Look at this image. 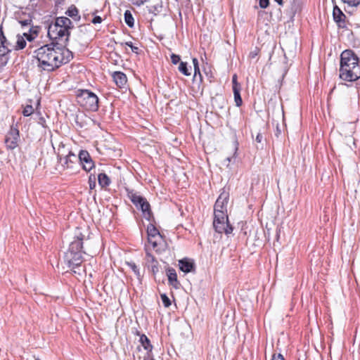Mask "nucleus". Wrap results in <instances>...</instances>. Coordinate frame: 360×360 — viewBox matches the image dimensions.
Returning a JSON list of instances; mask_svg holds the SVG:
<instances>
[{"instance_id":"5701e85b","label":"nucleus","mask_w":360,"mask_h":360,"mask_svg":"<svg viewBox=\"0 0 360 360\" xmlns=\"http://www.w3.org/2000/svg\"><path fill=\"white\" fill-rule=\"evenodd\" d=\"M126 264L132 270L137 278L140 279L141 277V272L136 264L133 262H127Z\"/></svg>"},{"instance_id":"de8ad7c7","label":"nucleus","mask_w":360,"mask_h":360,"mask_svg":"<svg viewBox=\"0 0 360 360\" xmlns=\"http://www.w3.org/2000/svg\"><path fill=\"white\" fill-rule=\"evenodd\" d=\"M264 11H259V12L258 13L259 15H262V14H264Z\"/></svg>"},{"instance_id":"2eb2a0df","label":"nucleus","mask_w":360,"mask_h":360,"mask_svg":"<svg viewBox=\"0 0 360 360\" xmlns=\"http://www.w3.org/2000/svg\"><path fill=\"white\" fill-rule=\"evenodd\" d=\"M138 207H140V209L142 211V213H143V217L149 221V225H153L151 221H150V219L151 218L153 217V215H152V212L150 211V205L148 203V202L146 200V199L145 198V200L139 205Z\"/></svg>"},{"instance_id":"423d86ee","label":"nucleus","mask_w":360,"mask_h":360,"mask_svg":"<svg viewBox=\"0 0 360 360\" xmlns=\"http://www.w3.org/2000/svg\"><path fill=\"white\" fill-rule=\"evenodd\" d=\"M58 158L64 169L73 168L74 164L78 162L77 157L73 153L68 151V154L64 155L60 149H58Z\"/></svg>"},{"instance_id":"e433bc0d","label":"nucleus","mask_w":360,"mask_h":360,"mask_svg":"<svg viewBox=\"0 0 360 360\" xmlns=\"http://www.w3.org/2000/svg\"><path fill=\"white\" fill-rule=\"evenodd\" d=\"M10 51L11 50L8 48V44H6V48L5 49L3 48V45L2 44L0 46V54L1 55H5L6 53H7V52H8Z\"/></svg>"},{"instance_id":"c756f323","label":"nucleus","mask_w":360,"mask_h":360,"mask_svg":"<svg viewBox=\"0 0 360 360\" xmlns=\"http://www.w3.org/2000/svg\"><path fill=\"white\" fill-rule=\"evenodd\" d=\"M33 112H34L33 107L30 105H28L25 107V108L22 111V114L24 116H30L33 113Z\"/></svg>"},{"instance_id":"1a4fd4ad","label":"nucleus","mask_w":360,"mask_h":360,"mask_svg":"<svg viewBox=\"0 0 360 360\" xmlns=\"http://www.w3.org/2000/svg\"><path fill=\"white\" fill-rule=\"evenodd\" d=\"M19 131L17 128L11 127L8 132L5 143L8 149H14L18 146Z\"/></svg>"},{"instance_id":"a19ab883","label":"nucleus","mask_w":360,"mask_h":360,"mask_svg":"<svg viewBox=\"0 0 360 360\" xmlns=\"http://www.w3.org/2000/svg\"><path fill=\"white\" fill-rule=\"evenodd\" d=\"M233 226H225L224 233L229 235L233 232Z\"/></svg>"},{"instance_id":"ddd939ff","label":"nucleus","mask_w":360,"mask_h":360,"mask_svg":"<svg viewBox=\"0 0 360 360\" xmlns=\"http://www.w3.org/2000/svg\"><path fill=\"white\" fill-rule=\"evenodd\" d=\"M333 15L335 22L338 24L339 27L344 28L346 27V16L337 6L333 8Z\"/></svg>"},{"instance_id":"20e7f679","label":"nucleus","mask_w":360,"mask_h":360,"mask_svg":"<svg viewBox=\"0 0 360 360\" xmlns=\"http://www.w3.org/2000/svg\"><path fill=\"white\" fill-rule=\"evenodd\" d=\"M72 28V21L67 17H58L49 25L48 35L52 40L65 43Z\"/></svg>"},{"instance_id":"f257e3e1","label":"nucleus","mask_w":360,"mask_h":360,"mask_svg":"<svg viewBox=\"0 0 360 360\" xmlns=\"http://www.w3.org/2000/svg\"><path fill=\"white\" fill-rule=\"evenodd\" d=\"M34 61L40 70L51 72L72 58V52L56 44H46L33 53Z\"/></svg>"},{"instance_id":"f03ea898","label":"nucleus","mask_w":360,"mask_h":360,"mask_svg":"<svg viewBox=\"0 0 360 360\" xmlns=\"http://www.w3.org/2000/svg\"><path fill=\"white\" fill-rule=\"evenodd\" d=\"M93 233L90 226H76L74 231V240L69 245L68 251L65 253L64 260L71 269L79 266L83 262V254L87 252L84 245L86 246L91 243Z\"/></svg>"},{"instance_id":"4be33fe9","label":"nucleus","mask_w":360,"mask_h":360,"mask_svg":"<svg viewBox=\"0 0 360 360\" xmlns=\"http://www.w3.org/2000/svg\"><path fill=\"white\" fill-rule=\"evenodd\" d=\"M240 87H235L233 91V94H234V100H235V102H236V105L239 107L242 105V98L240 97Z\"/></svg>"},{"instance_id":"ea45409f","label":"nucleus","mask_w":360,"mask_h":360,"mask_svg":"<svg viewBox=\"0 0 360 360\" xmlns=\"http://www.w3.org/2000/svg\"><path fill=\"white\" fill-rule=\"evenodd\" d=\"M232 82H233V89L235 87H240V85L237 82V75H234L232 78Z\"/></svg>"},{"instance_id":"9b49d317","label":"nucleus","mask_w":360,"mask_h":360,"mask_svg":"<svg viewBox=\"0 0 360 360\" xmlns=\"http://www.w3.org/2000/svg\"><path fill=\"white\" fill-rule=\"evenodd\" d=\"M77 158L78 162L82 164V167L84 170L89 172L94 167V162L87 151H80Z\"/></svg>"},{"instance_id":"49530a36","label":"nucleus","mask_w":360,"mask_h":360,"mask_svg":"<svg viewBox=\"0 0 360 360\" xmlns=\"http://www.w3.org/2000/svg\"><path fill=\"white\" fill-rule=\"evenodd\" d=\"M146 256H147L148 258H150V259H151V260H152L153 262H155V261H156V260L155 259L154 256H153V255H151L150 253L147 252V253H146Z\"/></svg>"},{"instance_id":"c9c22d12","label":"nucleus","mask_w":360,"mask_h":360,"mask_svg":"<svg viewBox=\"0 0 360 360\" xmlns=\"http://www.w3.org/2000/svg\"><path fill=\"white\" fill-rule=\"evenodd\" d=\"M155 264H153L151 266V271H152V273L153 275H155L159 271V268L158 266V262L155 261Z\"/></svg>"},{"instance_id":"4468645a","label":"nucleus","mask_w":360,"mask_h":360,"mask_svg":"<svg viewBox=\"0 0 360 360\" xmlns=\"http://www.w3.org/2000/svg\"><path fill=\"white\" fill-rule=\"evenodd\" d=\"M179 269L184 273L195 271V263L193 260L184 258L179 261Z\"/></svg>"},{"instance_id":"7c9ffc66","label":"nucleus","mask_w":360,"mask_h":360,"mask_svg":"<svg viewBox=\"0 0 360 360\" xmlns=\"http://www.w3.org/2000/svg\"><path fill=\"white\" fill-rule=\"evenodd\" d=\"M96 176L91 174L89 177V184L90 189H94L96 186Z\"/></svg>"},{"instance_id":"bb28decb","label":"nucleus","mask_w":360,"mask_h":360,"mask_svg":"<svg viewBox=\"0 0 360 360\" xmlns=\"http://www.w3.org/2000/svg\"><path fill=\"white\" fill-rule=\"evenodd\" d=\"M0 42L3 45L4 49L6 48V44H9V43L7 41L6 37L4 34L2 26H0Z\"/></svg>"},{"instance_id":"7ed1b4c3","label":"nucleus","mask_w":360,"mask_h":360,"mask_svg":"<svg viewBox=\"0 0 360 360\" xmlns=\"http://www.w3.org/2000/svg\"><path fill=\"white\" fill-rule=\"evenodd\" d=\"M339 77L347 82H354L360 78V58L351 49L341 53Z\"/></svg>"},{"instance_id":"473e14b6","label":"nucleus","mask_w":360,"mask_h":360,"mask_svg":"<svg viewBox=\"0 0 360 360\" xmlns=\"http://www.w3.org/2000/svg\"><path fill=\"white\" fill-rule=\"evenodd\" d=\"M124 44L129 47L131 48V51L134 52V53H138V51H139V48L136 47V46H134L133 45V43L131 41H127L124 43Z\"/></svg>"},{"instance_id":"6ab92c4d","label":"nucleus","mask_w":360,"mask_h":360,"mask_svg":"<svg viewBox=\"0 0 360 360\" xmlns=\"http://www.w3.org/2000/svg\"><path fill=\"white\" fill-rule=\"evenodd\" d=\"M127 195L131 201L138 207L139 205L145 200L144 198L138 195L133 191L127 190Z\"/></svg>"},{"instance_id":"8fccbe9b","label":"nucleus","mask_w":360,"mask_h":360,"mask_svg":"<svg viewBox=\"0 0 360 360\" xmlns=\"http://www.w3.org/2000/svg\"><path fill=\"white\" fill-rule=\"evenodd\" d=\"M276 1L278 2L279 4H281V0H280V1L276 0Z\"/></svg>"},{"instance_id":"c85d7f7f","label":"nucleus","mask_w":360,"mask_h":360,"mask_svg":"<svg viewBox=\"0 0 360 360\" xmlns=\"http://www.w3.org/2000/svg\"><path fill=\"white\" fill-rule=\"evenodd\" d=\"M193 68H194V77H196L197 74H199V75L201 76L200 72V68L198 66V60L197 58H193Z\"/></svg>"},{"instance_id":"3c124183","label":"nucleus","mask_w":360,"mask_h":360,"mask_svg":"<svg viewBox=\"0 0 360 360\" xmlns=\"http://www.w3.org/2000/svg\"><path fill=\"white\" fill-rule=\"evenodd\" d=\"M227 160H228L229 162H230V161H231V158H227Z\"/></svg>"},{"instance_id":"f704fd0d","label":"nucleus","mask_w":360,"mask_h":360,"mask_svg":"<svg viewBox=\"0 0 360 360\" xmlns=\"http://www.w3.org/2000/svg\"><path fill=\"white\" fill-rule=\"evenodd\" d=\"M171 60L172 63L177 64L180 61V56L176 54H172L171 56Z\"/></svg>"},{"instance_id":"b1692460","label":"nucleus","mask_w":360,"mask_h":360,"mask_svg":"<svg viewBox=\"0 0 360 360\" xmlns=\"http://www.w3.org/2000/svg\"><path fill=\"white\" fill-rule=\"evenodd\" d=\"M124 21L129 27L134 26V18L129 11H126L124 13Z\"/></svg>"},{"instance_id":"cd10ccee","label":"nucleus","mask_w":360,"mask_h":360,"mask_svg":"<svg viewBox=\"0 0 360 360\" xmlns=\"http://www.w3.org/2000/svg\"><path fill=\"white\" fill-rule=\"evenodd\" d=\"M160 297L165 307H169L171 305V301L166 294H161Z\"/></svg>"},{"instance_id":"393cba45","label":"nucleus","mask_w":360,"mask_h":360,"mask_svg":"<svg viewBox=\"0 0 360 360\" xmlns=\"http://www.w3.org/2000/svg\"><path fill=\"white\" fill-rule=\"evenodd\" d=\"M25 46H26V41L24 39V38L22 37L18 36V39L16 41V45L15 46V49H16V50L22 49L25 47Z\"/></svg>"},{"instance_id":"0eeeda50","label":"nucleus","mask_w":360,"mask_h":360,"mask_svg":"<svg viewBox=\"0 0 360 360\" xmlns=\"http://www.w3.org/2000/svg\"><path fill=\"white\" fill-rule=\"evenodd\" d=\"M148 240L153 248H156L164 240V236L160 233L157 226H147Z\"/></svg>"},{"instance_id":"f3484780","label":"nucleus","mask_w":360,"mask_h":360,"mask_svg":"<svg viewBox=\"0 0 360 360\" xmlns=\"http://www.w3.org/2000/svg\"><path fill=\"white\" fill-rule=\"evenodd\" d=\"M113 80L120 88L123 87L127 81L126 75L121 72H115L112 74Z\"/></svg>"},{"instance_id":"dca6fc26","label":"nucleus","mask_w":360,"mask_h":360,"mask_svg":"<svg viewBox=\"0 0 360 360\" xmlns=\"http://www.w3.org/2000/svg\"><path fill=\"white\" fill-rule=\"evenodd\" d=\"M167 276L168 277L169 284L172 285L174 288L178 289L180 283L177 280V275L175 269L173 268H168Z\"/></svg>"},{"instance_id":"37998d69","label":"nucleus","mask_w":360,"mask_h":360,"mask_svg":"<svg viewBox=\"0 0 360 360\" xmlns=\"http://www.w3.org/2000/svg\"><path fill=\"white\" fill-rule=\"evenodd\" d=\"M143 360H154L152 355V352H146V356Z\"/></svg>"},{"instance_id":"f8f14e48","label":"nucleus","mask_w":360,"mask_h":360,"mask_svg":"<svg viewBox=\"0 0 360 360\" xmlns=\"http://www.w3.org/2000/svg\"><path fill=\"white\" fill-rule=\"evenodd\" d=\"M229 225L227 212L225 211H214V221L212 225Z\"/></svg>"},{"instance_id":"a18cd8bd","label":"nucleus","mask_w":360,"mask_h":360,"mask_svg":"<svg viewBox=\"0 0 360 360\" xmlns=\"http://www.w3.org/2000/svg\"><path fill=\"white\" fill-rule=\"evenodd\" d=\"M147 0H139L137 1L136 3H134L135 4L138 5V6H141L142 4H143L145 2H146Z\"/></svg>"},{"instance_id":"a211bd4d","label":"nucleus","mask_w":360,"mask_h":360,"mask_svg":"<svg viewBox=\"0 0 360 360\" xmlns=\"http://www.w3.org/2000/svg\"><path fill=\"white\" fill-rule=\"evenodd\" d=\"M136 335L140 336L139 342L144 349L146 352H152L153 347L148 337L144 334H140L139 331H136Z\"/></svg>"},{"instance_id":"a878e982","label":"nucleus","mask_w":360,"mask_h":360,"mask_svg":"<svg viewBox=\"0 0 360 360\" xmlns=\"http://www.w3.org/2000/svg\"><path fill=\"white\" fill-rule=\"evenodd\" d=\"M179 70L184 75L188 76L191 75V72H189V70L187 67L186 63L181 62L179 65Z\"/></svg>"},{"instance_id":"58836bf2","label":"nucleus","mask_w":360,"mask_h":360,"mask_svg":"<svg viewBox=\"0 0 360 360\" xmlns=\"http://www.w3.org/2000/svg\"><path fill=\"white\" fill-rule=\"evenodd\" d=\"M271 360H285L281 354H274Z\"/></svg>"},{"instance_id":"39448f33","label":"nucleus","mask_w":360,"mask_h":360,"mask_svg":"<svg viewBox=\"0 0 360 360\" xmlns=\"http://www.w3.org/2000/svg\"><path fill=\"white\" fill-rule=\"evenodd\" d=\"M77 101L87 110L96 111L98 108V98L89 90H81L77 95Z\"/></svg>"},{"instance_id":"72a5a7b5","label":"nucleus","mask_w":360,"mask_h":360,"mask_svg":"<svg viewBox=\"0 0 360 360\" xmlns=\"http://www.w3.org/2000/svg\"><path fill=\"white\" fill-rule=\"evenodd\" d=\"M213 230L215 233L221 235L223 233H224L225 226H213Z\"/></svg>"},{"instance_id":"6e6552de","label":"nucleus","mask_w":360,"mask_h":360,"mask_svg":"<svg viewBox=\"0 0 360 360\" xmlns=\"http://www.w3.org/2000/svg\"><path fill=\"white\" fill-rule=\"evenodd\" d=\"M229 200V192L224 188L216 200L214 211H225L227 212V205Z\"/></svg>"},{"instance_id":"c03bdc74","label":"nucleus","mask_w":360,"mask_h":360,"mask_svg":"<svg viewBox=\"0 0 360 360\" xmlns=\"http://www.w3.org/2000/svg\"><path fill=\"white\" fill-rule=\"evenodd\" d=\"M263 139V136L261 133H258L256 136L255 141L257 143H261Z\"/></svg>"},{"instance_id":"412c9836","label":"nucleus","mask_w":360,"mask_h":360,"mask_svg":"<svg viewBox=\"0 0 360 360\" xmlns=\"http://www.w3.org/2000/svg\"><path fill=\"white\" fill-rule=\"evenodd\" d=\"M98 184L101 187H105L110 185V180L105 173H101L98 175Z\"/></svg>"},{"instance_id":"aec40b11","label":"nucleus","mask_w":360,"mask_h":360,"mask_svg":"<svg viewBox=\"0 0 360 360\" xmlns=\"http://www.w3.org/2000/svg\"><path fill=\"white\" fill-rule=\"evenodd\" d=\"M65 14L72 18L75 21H79L80 20V15H79V11L77 7L74 5H72L68 8L66 11Z\"/></svg>"},{"instance_id":"9d476101","label":"nucleus","mask_w":360,"mask_h":360,"mask_svg":"<svg viewBox=\"0 0 360 360\" xmlns=\"http://www.w3.org/2000/svg\"><path fill=\"white\" fill-rule=\"evenodd\" d=\"M15 18L21 25L22 28L27 27L30 30L32 22V17L30 13L23 11H18L15 13Z\"/></svg>"},{"instance_id":"09e8293b","label":"nucleus","mask_w":360,"mask_h":360,"mask_svg":"<svg viewBox=\"0 0 360 360\" xmlns=\"http://www.w3.org/2000/svg\"><path fill=\"white\" fill-rule=\"evenodd\" d=\"M250 55L252 57H255L257 55V53H251Z\"/></svg>"},{"instance_id":"79ce46f5","label":"nucleus","mask_w":360,"mask_h":360,"mask_svg":"<svg viewBox=\"0 0 360 360\" xmlns=\"http://www.w3.org/2000/svg\"><path fill=\"white\" fill-rule=\"evenodd\" d=\"M91 22L94 24L101 23L102 22V18L100 16H95L92 19Z\"/></svg>"},{"instance_id":"4c0bfd02","label":"nucleus","mask_w":360,"mask_h":360,"mask_svg":"<svg viewBox=\"0 0 360 360\" xmlns=\"http://www.w3.org/2000/svg\"><path fill=\"white\" fill-rule=\"evenodd\" d=\"M269 4V0H259V6L262 8H266Z\"/></svg>"},{"instance_id":"2f4dec72","label":"nucleus","mask_w":360,"mask_h":360,"mask_svg":"<svg viewBox=\"0 0 360 360\" xmlns=\"http://www.w3.org/2000/svg\"><path fill=\"white\" fill-rule=\"evenodd\" d=\"M343 3L350 6H357L360 4V0H342Z\"/></svg>"}]
</instances>
